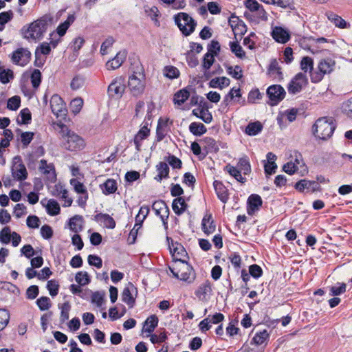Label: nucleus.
<instances>
[{
  "label": "nucleus",
  "mask_w": 352,
  "mask_h": 352,
  "mask_svg": "<svg viewBox=\"0 0 352 352\" xmlns=\"http://www.w3.org/2000/svg\"><path fill=\"white\" fill-rule=\"evenodd\" d=\"M317 186L316 182L307 179H301L295 184V188L300 192H303L305 189L314 190Z\"/></svg>",
  "instance_id": "c9c22d12"
},
{
  "label": "nucleus",
  "mask_w": 352,
  "mask_h": 352,
  "mask_svg": "<svg viewBox=\"0 0 352 352\" xmlns=\"http://www.w3.org/2000/svg\"><path fill=\"white\" fill-rule=\"evenodd\" d=\"M164 75L170 79L177 78L179 76V69L172 65L166 66L163 69Z\"/></svg>",
  "instance_id": "5fc2aeb1"
},
{
  "label": "nucleus",
  "mask_w": 352,
  "mask_h": 352,
  "mask_svg": "<svg viewBox=\"0 0 352 352\" xmlns=\"http://www.w3.org/2000/svg\"><path fill=\"white\" fill-rule=\"evenodd\" d=\"M307 83V78L305 74L298 73L291 80L288 85V91L290 94H296L300 92L303 87Z\"/></svg>",
  "instance_id": "2eb2a0df"
},
{
  "label": "nucleus",
  "mask_w": 352,
  "mask_h": 352,
  "mask_svg": "<svg viewBox=\"0 0 352 352\" xmlns=\"http://www.w3.org/2000/svg\"><path fill=\"white\" fill-rule=\"evenodd\" d=\"M268 74L270 76H272L274 78H282V72L280 71V67H279L278 63L276 59H274L270 62L268 68Z\"/></svg>",
  "instance_id": "37998d69"
},
{
  "label": "nucleus",
  "mask_w": 352,
  "mask_h": 352,
  "mask_svg": "<svg viewBox=\"0 0 352 352\" xmlns=\"http://www.w3.org/2000/svg\"><path fill=\"white\" fill-rule=\"evenodd\" d=\"M64 146L66 149L75 151L81 150L85 146L84 140L78 135L67 129L62 130Z\"/></svg>",
  "instance_id": "6e6552de"
},
{
  "label": "nucleus",
  "mask_w": 352,
  "mask_h": 352,
  "mask_svg": "<svg viewBox=\"0 0 352 352\" xmlns=\"http://www.w3.org/2000/svg\"><path fill=\"white\" fill-rule=\"evenodd\" d=\"M215 228L211 214H206L201 222V228L204 232L208 235L212 234L214 232Z\"/></svg>",
  "instance_id": "2f4dec72"
},
{
  "label": "nucleus",
  "mask_w": 352,
  "mask_h": 352,
  "mask_svg": "<svg viewBox=\"0 0 352 352\" xmlns=\"http://www.w3.org/2000/svg\"><path fill=\"white\" fill-rule=\"evenodd\" d=\"M211 292L212 288L210 282L206 280L198 287L195 294L199 300L206 302L208 300Z\"/></svg>",
  "instance_id": "412c9836"
},
{
  "label": "nucleus",
  "mask_w": 352,
  "mask_h": 352,
  "mask_svg": "<svg viewBox=\"0 0 352 352\" xmlns=\"http://www.w3.org/2000/svg\"><path fill=\"white\" fill-rule=\"evenodd\" d=\"M149 210V208L147 206H143L140 208L139 212L135 217V225L134 226V228L135 227H138V229L139 228L141 227L144 220L148 216Z\"/></svg>",
  "instance_id": "a18cd8bd"
},
{
  "label": "nucleus",
  "mask_w": 352,
  "mask_h": 352,
  "mask_svg": "<svg viewBox=\"0 0 352 352\" xmlns=\"http://www.w3.org/2000/svg\"><path fill=\"white\" fill-rule=\"evenodd\" d=\"M75 16L73 14H70L67 16V19L63 22L59 24L56 28V32L60 36H63L65 34L69 26L74 22Z\"/></svg>",
  "instance_id": "4c0bfd02"
},
{
  "label": "nucleus",
  "mask_w": 352,
  "mask_h": 352,
  "mask_svg": "<svg viewBox=\"0 0 352 352\" xmlns=\"http://www.w3.org/2000/svg\"><path fill=\"white\" fill-rule=\"evenodd\" d=\"M70 184L73 186L74 191L80 195L77 199L78 206L85 208L89 197L86 186L76 178L70 179Z\"/></svg>",
  "instance_id": "f8f14e48"
},
{
  "label": "nucleus",
  "mask_w": 352,
  "mask_h": 352,
  "mask_svg": "<svg viewBox=\"0 0 352 352\" xmlns=\"http://www.w3.org/2000/svg\"><path fill=\"white\" fill-rule=\"evenodd\" d=\"M241 96V95L240 89H236L235 87H233L230 89L229 93L225 96L223 103L225 104L226 106H228L230 100H232L234 98H240Z\"/></svg>",
  "instance_id": "338daca9"
},
{
  "label": "nucleus",
  "mask_w": 352,
  "mask_h": 352,
  "mask_svg": "<svg viewBox=\"0 0 352 352\" xmlns=\"http://www.w3.org/2000/svg\"><path fill=\"white\" fill-rule=\"evenodd\" d=\"M126 89V81L123 76L116 77L108 87V93L111 97L121 98Z\"/></svg>",
  "instance_id": "9d476101"
},
{
  "label": "nucleus",
  "mask_w": 352,
  "mask_h": 352,
  "mask_svg": "<svg viewBox=\"0 0 352 352\" xmlns=\"http://www.w3.org/2000/svg\"><path fill=\"white\" fill-rule=\"evenodd\" d=\"M47 212L51 216L58 215L60 212L59 204L55 199H51L45 206Z\"/></svg>",
  "instance_id": "c03bdc74"
},
{
  "label": "nucleus",
  "mask_w": 352,
  "mask_h": 352,
  "mask_svg": "<svg viewBox=\"0 0 352 352\" xmlns=\"http://www.w3.org/2000/svg\"><path fill=\"white\" fill-rule=\"evenodd\" d=\"M47 28V21L40 19L34 21L27 27L24 26L21 30V32L24 38L31 41H36L43 37Z\"/></svg>",
  "instance_id": "7ed1b4c3"
},
{
  "label": "nucleus",
  "mask_w": 352,
  "mask_h": 352,
  "mask_svg": "<svg viewBox=\"0 0 352 352\" xmlns=\"http://www.w3.org/2000/svg\"><path fill=\"white\" fill-rule=\"evenodd\" d=\"M189 131L196 136H201L207 131L205 125L201 122H192L189 126Z\"/></svg>",
  "instance_id": "de8ad7c7"
},
{
  "label": "nucleus",
  "mask_w": 352,
  "mask_h": 352,
  "mask_svg": "<svg viewBox=\"0 0 352 352\" xmlns=\"http://www.w3.org/2000/svg\"><path fill=\"white\" fill-rule=\"evenodd\" d=\"M58 307L60 309V320L62 322H64L69 319V314L71 309L70 304L69 302H65L61 305H58Z\"/></svg>",
  "instance_id": "bf43d9fd"
},
{
  "label": "nucleus",
  "mask_w": 352,
  "mask_h": 352,
  "mask_svg": "<svg viewBox=\"0 0 352 352\" xmlns=\"http://www.w3.org/2000/svg\"><path fill=\"white\" fill-rule=\"evenodd\" d=\"M52 111L56 116H62L65 112V104L63 99L57 94H54L50 99Z\"/></svg>",
  "instance_id": "a211bd4d"
},
{
  "label": "nucleus",
  "mask_w": 352,
  "mask_h": 352,
  "mask_svg": "<svg viewBox=\"0 0 352 352\" xmlns=\"http://www.w3.org/2000/svg\"><path fill=\"white\" fill-rule=\"evenodd\" d=\"M152 209L155 211V214L160 217L163 225L167 228L169 208L166 204L162 200L155 201L152 205Z\"/></svg>",
  "instance_id": "4468645a"
},
{
  "label": "nucleus",
  "mask_w": 352,
  "mask_h": 352,
  "mask_svg": "<svg viewBox=\"0 0 352 352\" xmlns=\"http://www.w3.org/2000/svg\"><path fill=\"white\" fill-rule=\"evenodd\" d=\"M100 188L105 195L113 194L118 189L117 182L113 179H107L103 184L100 185Z\"/></svg>",
  "instance_id": "c756f323"
},
{
  "label": "nucleus",
  "mask_w": 352,
  "mask_h": 352,
  "mask_svg": "<svg viewBox=\"0 0 352 352\" xmlns=\"http://www.w3.org/2000/svg\"><path fill=\"white\" fill-rule=\"evenodd\" d=\"M158 324V318L155 315H151L144 322L143 331L151 333Z\"/></svg>",
  "instance_id": "e433bc0d"
},
{
  "label": "nucleus",
  "mask_w": 352,
  "mask_h": 352,
  "mask_svg": "<svg viewBox=\"0 0 352 352\" xmlns=\"http://www.w3.org/2000/svg\"><path fill=\"white\" fill-rule=\"evenodd\" d=\"M230 80L227 77H218L212 78L209 82V87L211 88H219L223 89V88L229 86Z\"/></svg>",
  "instance_id": "f704fd0d"
},
{
  "label": "nucleus",
  "mask_w": 352,
  "mask_h": 352,
  "mask_svg": "<svg viewBox=\"0 0 352 352\" xmlns=\"http://www.w3.org/2000/svg\"><path fill=\"white\" fill-rule=\"evenodd\" d=\"M157 175L155 179L157 182H161L163 179L168 177L169 167L166 162H161L156 166Z\"/></svg>",
  "instance_id": "473e14b6"
},
{
  "label": "nucleus",
  "mask_w": 352,
  "mask_h": 352,
  "mask_svg": "<svg viewBox=\"0 0 352 352\" xmlns=\"http://www.w3.org/2000/svg\"><path fill=\"white\" fill-rule=\"evenodd\" d=\"M236 167L244 174L249 175L251 173V166L246 157L239 159Z\"/></svg>",
  "instance_id": "6e6d98bb"
},
{
  "label": "nucleus",
  "mask_w": 352,
  "mask_h": 352,
  "mask_svg": "<svg viewBox=\"0 0 352 352\" xmlns=\"http://www.w3.org/2000/svg\"><path fill=\"white\" fill-rule=\"evenodd\" d=\"M203 143L204 144V146L208 150V151L217 152L219 150V147L216 141L212 138H205L203 140Z\"/></svg>",
  "instance_id": "e2e57ef3"
},
{
  "label": "nucleus",
  "mask_w": 352,
  "mask_h": 352,
  "mask_svg": "<svg viewBox=\"0 0 352 352\" xmlns=\"http://www.w3.org/2000/svg\"><path fill=\"white\" fill-rule=\"evenodd\" d=\"M267 94L270 100V105L273 106L284 98L285 91L280 85H274L268 87Z\"/></svg>",
  "instance_id": "dca6fc26"
},
{
  "label": "nucleus",
  "mask_w": 352,
  "mask_h": 352,
  "mask_svg": "<svg viewBox=\"0 0 352 352\" xmlns=\"http://www.w3.org/2000/svg\"><path fill=\"white\" fill-rule=\"evenodd\" d=\"M136 288L131 283L126 286L122 293V300L129 307H132L135 304V298L132 296V292L135 291Z\"/></svg>",
  "instance_id": "cd10ccee"
},
{
  "label": "nucleus",
  "mask_w": 352,
  "mask_h": 352,
  "mask_svg": "<svg viewBox=\"0 0 352 352\" xmlns=\"http://www.w3.org/2000/svg\"><path fill=\"white\" fill-rule=\"evenodd\" d=\"M213 186L218 198L223 202L226 203L229 199L228 191L221 182L214 181Z\"/></svg>",
  "instance_id": "bb28decb"
},
{
  "label": "nucleus",
  "mask_w": 352,
  "mask_h": 352,
  "mask_svg": "<svg viewBox=\"0 0 352 352\" xmlns=\"http://www.w3.org/2000/svg\"><path fill=\"white\" fill-rule=\"evenodd\" d=\"M244 6L247 9L244 15L250 21L258 23L268 20L266 10L256 0H245Z\"/></svg>",
  "instance_id": "f03ea898"
},
{
  "label": "nucleus",
  "mask_w": 352,
  "mask_h": 352,
  "mask_svg": "<svg viewBox=\"0 0 352 352\" xmlns=\"http://www.w3.org/2000/svg\"><path fill=\"white\" fill-rule=\"evenodd\" d=\"M95 219L107 228L113 229L116 227V221L108 214L99 213L95 216Z\"/></svg>",
  "instance_id": "c85d7f7f"
},
{
  "label": "nucleus",
  "mask_w": 352,
  "mask_h": 352,
  "mask_svg": "<svg viewBox=\"0 0 352 352\" xmlns=\"http://www.w3.org/2000/svg\"><path fill=\"white\" fill-rule=\"evenodd\" d=\"M335 129L333 118L324 117L316 120L313 126V133L316 138L326 140L332 136Z\"/></svg>",
  "instance_id": "20e7f679"
},
{
  "label": "nucleus",
  "mask_w": 352,
  "mask_h": 352,
  "mask_svg": "<svg viewBox=\"0 0 352 352\" xmlns=\"http://www.w3.org/2000/svg\"><path fill=\"white\" fill-rule=\"evenodd\" d=\"M271 35L276 42L280 43H286L291 38L289 32L280 26L274 27Z\"/></svg>",
  "instance_id": "6ab92c4d"
},
{
  "label": "nucleus",
  "mask_w": 352,
  "mask_h": 352,
  "mask_svg": "<svg viewBox=\"0 0 352 352\" xmlns=\"http://www.w3.org/2000/svg\"><path fill=\"white\" fill-rule=\"evenodd\" d=\"M174 19L184 35L189 36L195 31L197 23L187 13L179 12L174 16Z\"/></svg>",
  "instance_id": "1a4fd4ad"
},
{
  "label": "nucleus",
  "mask_w": 352,
  "mask_h": 352,
  "mask_svg": "<svg viewBox=\"0 0 352 352\" xmlns=\"http://www.w3.org/2000/svg\"><path fill=\"white\" fill-rule=\"evenodd\" d=\"M75 280L81 286L88 285L91 280L88 273L84 271L77 272Z\"/></svg>",
  "instance_id": "13d9d810"
},
{
  "label": "nucleus",
  "mask_w": 352,
  "mask_h": 352,
  "mask_svg": "<svg viewBox=\"0 0 352 352\" xmlns=\"http://www.w3.org/2000/svg\"><path fill=\"white\" fill-rule=\"evenodd\" d=\"M267 5L276 6L283 9L296 10L294 0H260Z\"/></svg>",
  "instance_id": "393cba45"
},
{
  "label": "nucleus",
  "mask_w": 352,
  "mask_h": 352,
  "mask_svg": "<svg viewBox=\"0 0 352 352\" xmlns=\"http://www.w3.org/2000/svg\"><path fill=\"white\" fill-rule=\"evenodd\" d=\"M30 52L28 50L22 47L13 52L11 56L12 63L22 67L26 65L30 62Z\"/></svg>",
  "instance_id": "ddd939ff"
},
{
  "label": "nucleus",
  "mask_w": 352,
  "mask_h": 352,
  "mask_svg": "<svg viewBox=\"0 0 352 352\" xmlns=\"http://www.w3.org/2000/svg\"><path fill=\"white\" fill-rule=\"evenodd\" d=\"M230 23L235 36L243 35L246 32L247 27L245 24L239 19L236 21H230Z\"/></svg>",
  "instance_id": "58836bf2"
},
{
  "label": "nucleus",
  "mask_w": 352,
  "mask_h": 352,
  "mask_svg": "<svg viewBox=\"0 0 352 352\" xmlns=\"http://www.w3.org/2000/svg\"><path fill=\"white\" fill-rule=\"evenodd\" d=\"M166 6H171L174 10L183 9L186 7V3L185 0H160Z\"/></svg>",
  "instance_id": "4d7b16f0"
},
{
  "label": "nucleus",
  "mask_w": 352,
  "mask_h": 352,
  "mask_svg": "<svg viewBox=\"0 0 352 352\" xmlns=\"http://www.w3.org/2000/svg\"><path fill=\"white\" fill-rule=\"evenodd\" d=\"M263 201L261 197L256 194L251 195L248 199L247 212L250 215H253L259 210L262 206Z\"/></svg>",
  "instance_id": "aec40b11"
},
{
  "label": "nucleus",
  "mask_w": 352,
  "mask_h": 352,
  "mask_svg": "<svg viewBox=\"0 0 352 352\" xmlns=\"http://www.w3.org/2000/svg\"><path fill=\"white\" fill-rule=\"evenodd\" d=\"M169 270L176 278L182 281L190 283L195 279V271L186 261L175 262Z\"/></svg>",
  "instance_id": "39448f33"
},
{
  "label": "nucleus",
  "mask_w": 352,
  "mask_h": 352,
  "mask_svg": "<svg viewBox=\"0 0 352 352\" xmlns=\"http://www.w3.org/2000/svg\"><path fill=\"white\" fill-rule=\"evenodd\" d=\"M150 134V129L147 126L144 125L139 130L137 134L134 137V144L135 145V148L138 151L141 150L142 146V141L145 140L148 137Z\"/></svg>",
  "instance_id": "a878e982"
},
{
  "label": "nucleus",
  "mask_w": 352,
  "mask_h": 352,
  "mask_svg": "<svg viewBox=\"0 0 352 352\" xmlns=\"http://www.w3.org/2000/svg\"><path fill=\"white\" fill-rule=\"evenodd\" d=\"M297 116V110L295 109H292L290 110H287L285 111L281 117H278L277 118L278 122L280 124L282 119L285 117L289 122L294 121L296 118Z\"/></svg>",
  "instance_id": "69168bd1"
},
{
  "label": "nucleus",
  "mask_w": 352,
  "mask_h": 352,
  "mask_svg": "<svg viewBox=\"0 0 352 352\" xmlns=\"http://www.w3.org/2000/svg\"><path fill=\"white\" fill-rule=\"evenodd\" d=\"M39 170L41 173L45 175L49 180L54 182L56 180V175L55 168L52 164H47L45 160H41L39 164Z\"/></svg>",
  "instance_id": "5701e85b"
},
{
  "label": "nucleus",
  "mask_w": 352,
  "mask_h": 352,
  "mask_svg": "<svg viewBox=\"0 0 352 352\" xmlns=\"http://www.w3.org/2000/svg\"><path fill=\"white\" fill-rule=\"evenodd\" d=\"M144 12L147 16L150 17L152 21L155 22V24L157 25H160V22L157 19L160 15V11L156 6H145Z\"/></svg>",
  "instance_id": "3c124183"
},
{
  "label": "nucleus",
  "mask_w": 352,
  "mask_h": 352,
  "mask_svg": "<svg viewBox=\"0 0 352 352\" xmlns=\"http://www.w3.org/2000/svg\"><path fill=\"white\" fill-rule=\"evenodd\" d=\"M83 106V100L81 98H76L73 99L70 102V110L74 113H78Z\"/></svg>",
  "instance_id": "680f3d73"
},
{
  "label": "nucleus",
  "mask_w": 352,
  "mask_h": 352,
  "mask_svg": "<svg viewBox=\"0 0 352 352\" xmlns=\"http://www.w3.org/2000/svg\"><path fill=\"white\" fill-rule=\"evenodd\" d=\"M325 16L331 23H332L336 27L338 28L348 29L351 27L349 23L346 22L340 16L335 14L332 11L326 12Z\"/></svg>",
  "instance_id": "4be33fe9"
},
{
  "label": "nucleus",
  "mask_w": 352,
  "mask_h": 352,
  "mask_svg": "<svg viewBox=\"0 0 352 352\" xmlns=\"http://www.w3.org/2000/svg\"><path fill=\"white\" fill-rule=\"evenodd\" d=\"M257 36L254 32H251L248 36L243 39V45L248 49L253 50L256 49V41Z\"/></svg>",
  "instance_id": "052dcab7"
},
{
  "label": "nucleus",
  "mask_w": 352,
  "mask_h": 352,
  "mask_svg": "<svg viewBox=\"0 0 352 352\" xmlns=\"http://www.w3.org/2000/svg\"><path fill=\"white\" fill-rule=\"evenodd\" d=\"M12 174L14 179L22 181L27 178L28 172L25 165L19 157L14 158V164L12 168Z\"/></svg>",
  "instance_id": "f3484780"
},
{
  "label": "nucleus",
  "mask_w": 352,
  "mask_h": 352,
  "mask_svg": "<svg viewBox=\"0 0 352 352\" xmlns=\"http://www.w3.org/2000/svg\"><path fill=\"white\" fill-rule=\"evenodd\" d=\"M126 57V53L124 51H120L117 53L116 56L109 60L106 63V67L108 70H115L118 69L124 63Z\"/></svg>",
  "instance_id": "b1692460"
},
{
  "label": "nucleus",
  "mask_w": 352,
  "mask_h": 352,
  "mask_svg": "<svg viewBox=\"0 0 352 352\" xmlns=\"http://www.w3.org/2000/svg\"><path fill=\"white\" fill-rule=\"evenodd\" d=\"M128 88L133 96H139L144 94L146 79L143 65L140 63H134L131 69V74L128 79Z\"/></svg>",
  "instance_id": "f257e3e1"
},
{
  "label": "nucleus",
  "mask_w": 352,
  "mask_h": 352,
  "mask_svg": "<svg viewBox=\"0 0 352 352\" xmlns=\"http://www.w3.org/2000/svg\"><path fill=\"white\" fill-rule=\"evenodd\" d=\"M21 104V98L18 96H14L8 99L7 103V107L10 110L16 111L17 110Z\"/></svg>",
  "instance_id": "774afa93"
},
{
  "label": "nucleus",
  "mask_w": 352,
  "mask_h": 352,
  "mask_svg": "<svg viewBox=\"0 0 352 352\" xmlns=\"http://www.w3.org/2000/svg\"><path fill=\"white\" fill-rule=\"evenodd\" d=\"M283 170L289 175L297 173L301 176H304L308 173V168L303 160L302 156L297 151H294L291 155L289 162L283 165Z\"/></svg>",
  "instance_id": "423d86ee"
},
{
  "label": "nucleus",
  "mask_w": 352,
  "mask_h": 352,
  "mask_svg": "<svg viewBox=\"0 0 352 352\" xmlns=\"http://www.w3.org/2000/svg\"><path fill=\"white\" fill-rule=\"evenodd\" d=\"M192 114L207 124L210 123L212 120V116L207 109H195L192 110Z\"/></svg>",
  "instance_id": "ea45409f"
},
{
  "label": "nucleus",
  "mask_w": 352,
  "mask_h": 352,
  "mask_svg": "<svg viewBox=\"0 0 352 352\" xmlns=\"http://www.w3.org/2000/svg\"><path fill=\"white\" fill-rule=\"evenodd\" d=\"M172 208L176 214L180 215L186 210L187 204L184 199L179 197L173 200Z\"/></svg>",
  "instance_id": "72a5a7b5"
},
{
  "label": "nucleus",
  "mask_w": 352,
  "mask_h": 352,
  "mask_svg": "<svg viewBox=\"0 0 352 352\" xmlns=\"http://www.w3.org/2000/svg\"><path fill=\"white\" fill-rule=\"evenodd\" d=\"M269 337L270 335L267 330L257 332L253 337L252 343L255 344L256 345H261L269 339Z\"/></svg>",
  "instance_id": "603ef678"
},
{
  "label": "nucleus",
  "mask_w": 352,
  "mask_h": 352,
  "mask_svg": "<svg viewBox=\"0 0 352 352\" xmlns=\"http://www.w3.org/2000/svg\"><path fill=\"white\" fill-rule=\"evenodd\" d=\"M166 239L174 263L177 261H186L184 259L187 257V252L183 245L177 242H174L168 236Z\"/></svg>",
  "instance_id": "9b49d317"
},
{
  "label": "nucleus",
  "mask_w": 352,
  "mask_h": 352,
  "mask_svg": "<svg viewBox=\"0 0 352 352\" xmlns=\"http://www.w3.org/2000/svg\"><path fill=\"white\" fill-rule=\"evenodd\" d=\"M231 52L239 58L244 59L246 54L242 47L237 41H231L229 43Z\"/></svg>",
  "instance_id": "09e8293b"
},
{
  "label": "nucleus",
  "mask_w": 352,
  "mask_h": 352,
  "mask_svg": "<svg viewBox=\"0 0 352 352\" xmlns=\"http://www.w3.org/2000/svg\"><path fill=\"white\" fill-rule=\"evenodd\" d=\"M189 96V91L186 89H183L175 94L173 100L175 104L180 106L188 99Z\"/></svg>",
  "instance_id": "79ce46f5"
},
{
  "label": "nucleus",
  "mask_w": 352,
  "mask_h": 352,
  "mask_svg": "<svg viewBox=\"0 0 352 352\" xmlns=\"http://www.w3.org/2000/svg\"><path fill=\"white\" fill-rule=\"evenodd\" d=\"M336 62L330 58L320 60L314 72H311V82H320L324 75L331 74L335 67Z\"/></svg>",
  "instance_id": "0eeeda50"
},
{
  "label": "nucleus",
  "mask_w": 352,
  "mask_h": 352,
  "mask_svg": "<svg viewBox=\"0 0 352 352\" xmlns=\"http://www.w3.org/2000/svg\"><path fill=\"white\" fill-rule=\"evenodd\" d=\"M346 285L344 283H337L335 285L329 287V295L336 296L344 294L346 292Z\"/></svg>",
  "instance_id": "864d4df0"
},
{
  "label": "nucleus",
  "mask_w": 352,
  "mask_h": 352,
  "mask_svg": "<svg viewBox=\"0 0 352 352\" xmlns=\"http://www.w3.org/2000/svg\"><path fill=\"white\" fill-rule=\"evenodd\" d=\"M225 170L227 171L231 176L236 179L238 182L243 184L246 182V178L241 175V171L237 168L230 164H228L225 167Z\"/></svg>",
  "instance_id": "a19ab883"
},
{
  "label": "nucleus",
  "mask_w": 352,
  "mask_h": 352,
  "mask_svg": "<svg viewBox=\"0 0 352 352\" xmlns=\"http://www.w3.org/2000/svg\"><path fill=\"white\" fill-rule=\"evenodd\" d=\"M300 68L304 72H309L311 78V72L315 70L314 69L313 59L309 56H304L300 61Z\"/></svg>",
  "instance_id": "8fccbe9b"
},
{
  "label": "nucleus",
  "mask_w": 352,
  "mask_h": 352,
  "mask_svg": "<svg viewBox=\"0 0 352 352\" xmlns=\"http://www.w3.org/2000/svg\"><path fill=\"white\" fill-rule=\"evenodd\" d=\"M83 217L80 215H74L69 221V228L75 233L81 232L83 229Z\"/></svg>",
  "instance_id": "7c9ffc66"
},
{
  "label": "nucleus",
  "mask_w": 352,
  "mask_h": 352,
  "mask_svg": "<svg viewBox=\"0 0 352 352\" xmlns=\"http://www.w3.org/2000/svg\"><path fill=\"white\" fill-rule=\"evenodd\" d=\"M263 129L262 124L258 122H250L248 124L245 128V133L251 136L256 135L258 134Z\"/></svg>",
  "instance_id": "49530a36"
},
{
  "label": "nucleus",
  "mask_w": 352,
  "mask_h": 352,
  "mask_svg": "<svg viewBox=\"0 0 352 352\" xmlns=\"http://www.w3.org/2000/svg\"><path fill=\"white\" fill-rule=\"evenodd\" d=\"M11 230L10 227L3 228L0 232V241L3 244H8L11 241L12 236Z\"/></svg>",
  "instance_id": "0e129e2a"
}]
</instances>
